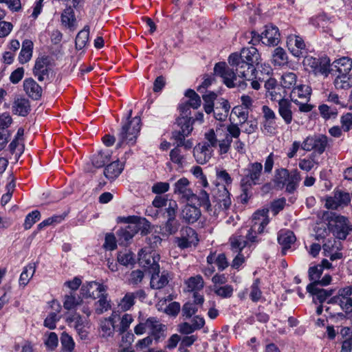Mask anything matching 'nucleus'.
I'll return each mask as SVG.
<instances>
[{"label":"nucleus","mask_w":352,"mask_h":352,"mask_svg":"<svg viewBox=\"0 0 352 352\" xmlns=\"http://www.w3.org/2000/svg\"><path fill=\"white\" fill-rule=\"evenodd\" d=\"M301 179L299 171L294 169L291 172L286 168H279L275 170L274 183L276 188L283 189L285 186L286 191L294 192Z\"/></svg>","instance_id":"nucleus-1"},{"label":"nucleus","mask_w":352,"mask_h":352,"mask_svg":"<svg viewBox=\"0 0 352 352\" xmlns=\"http://www.w3.org/2000/svg\"><path fill=\"white\" fill-rule=\"evenodd\" d=\"M147 330L156 341L166 337V325L161 323L155 317L142 320L134 328V332L138 336L144 334Z\"/></svg>","instance_id":"nucleus-2"},{"label":"nucleus","mask_w":352,"mask_h":352,"mask_svg":"<svg viewBox=\"0 0 352 352\" xmlns=\"http://www.w3.org/2000/svg\"><path fill=\"white\" fill-rule=\"evenodd\" d=\"M228 63L234 69L237 76L243 78L245 80H252L253 79L261 80V78L256 74V67L238 58L237 53H233L230 55Z\"/></svg>","instance_id":"nucleus-3"},{"label":"nucleus","mask_w":352,"mask_h":352,"mask_svg":"<svg viewBox=\"0 0 352 352\" xmlns=\"http://www.w3.org/2000/svg\"><path fill=\"white\" fill-rule=\"evenodd\" d=\"M269 210L264 208L255 212L252 216V225L246 234L247 239L252 242H258L256 240V234H261L263 232L265 227L269 223L268 217Z\"/></svg>","instance_id":"nucleus-4"},{"label":"nucleus","mask_w":352,"mask_h":352,"mask_svg":"<svg viewBox=\"0 0 352 352\" xmlns=\"http://www.w3.org/2000/svg\"><path fill=\"white\" fill-rule=\"evenodd\" d=\"M263 165L260 162L250 163L243 169V177L241 180V186L246 190L247 188H252L253 186L262 183Z\"/></svg>","instance_id":"nucleus-5"},{"label":"nucleus","mask_w":352,"mask_h":352,"mask_svg":"<svg viewBox=\"0 0 352 352\" xmlns=\"http://www.w3.org/2000/svg\"><path fill=\"white\" fill-rule=\"evenodd\" d=\"M328 228L336 238L342 240L345 239L352 232V225L349 223L348 219L336 214L330 217Z\"/></svg>","instance_id":"nucleus-6"},{"label":"nucleus","mask_w":352,"mask_h":352,"mask_svg":"<svg viewBox=\"0 0 352 352\" xmlns=\"http://www.w3.org/2000/svg\"><path fill=\"white\" fill-rule=\"evenodd\" d=\"M234 70L233 67H228L225 63H218L214 68V73L223 78L227 87L231 88L237 86L240 89H244L247 87V83L237 81V74Z\"/></svg>","instance_id":"nucleus-7"},{"label":"nucleus","mask_w":352,"mask_h":352,"mask_svg":"<svg viewBox=\"0 0 352 352\" xmlns=\"http://www.w3.org/2000/svg\"><path fill=\"white\" fill-rule=\"evenodd\" d=\"M302 63L307 70L312 72L316 75L320 74L327 77L332 70L330 67V59L327 57L317 59L311 56H306Z\"/></svg>","instance_id":"nucleus-8"},{"label":"nucleus","mask_w":352,"mask_h":352,"mask_svg":"<svg viewBox=\"0 0 352 352\" xmlns=\"http://www.w3.org/2000/svg\"><path fill=\"white\" fill-rule=\"evenodd\" d=\"M212 195L215 203L212 208H217V211H219V215H225L226 210L230 208L232 204L228 190L224 184H219L212 190Z\"/></svg>","instance_id":"nucleus-9"},{"label":"nucleus","mask_w":352,"mask_h":352,"mask_svg":"<svg viewBox=\"0 0 352 352\" xmlns=\"http://www.w3.org/2000/svg\"><path fill=\"white\" fill-rule=\"evenodd\" d=\"M140 230V226L135 223H131L118 230L116 237L111 235V251L116 248L117 243L120 245L126 246Z\"/></svg>","instance_id":"nucleus-10"},{"label":"nucleus","mask_w":352,"mask_h":352,"mask_svg":"<svg viewBox=\"0 0 352 352\" xmlns=\"http://www.w3.org/2000/svg\"><path fill=\"white\" fill-rule=\"evenodd\" d=\"M329 304L338 305L346 314L352 313V285L340 288L337 294L328 300Z\"/></svg>","instance_id":"nucleus-11"},{"label":"nucleus","mask_w":352,"mask_h":352,"mask_svg":"<svg viewBox=\"0 0 352 352\" xmlns=\"http://www.w3.org/2000/svg\"><path fill=\"white\" fill-rule=\"evenodd\" d=\"M140 118L135 117L123 125L119 135L121 142L125 141L128 144H134L140 131Z\"/></svg>","instance_id":"nucleus-12"},{"label":"nucleus","mask_w":352,"mask_h":352,"mask_svg":"<svg viewBox=\"0 0 352 352\" xmlns=\"http://www.w3.org/2000/svg\"><path fill=\"white\" fill-rule=\"evenodd\" d=\"M179 234V236L174 239V243L180 249L188 248L192 245H196L198 243L196 232L190 227H182Z\"/></svg>","instance_id":"nucleus-13"},{"label":"nucleus","mask_w":352,"mask_h":352,"mask_svg":"<svg viewBox=\"0 0 352 352\" xmlns=\"http://www.w3.org/2000/svg\"><path fill=\"white\" fill-rule=\"evenodd\" d=\"M252 34L254 35L252 41H261L264 45L268 46H276L280 42V33L276 26L266 25L265 31L261 35L256 34L254 32Z\"/></svg>","instance_id":"nucleus-14"},{"label":"nucleus","mask_w":352,"mask_h":352,"mask_svg":"<svg viewBox=\"0 0 352 352\" xmlns=\"http://www.w3.org/2000/svg\"><path fill=\"white\" fill-rule=\"evenodd\" d=\"M185 96L189 98L188 101L179 105V116L192 120L190 107L194 109H198L201 104L199 96L192 89H188Z\"/></svg>","instance_id":"nucleus-15"},{"label":"nucleus","mask_w":352,"mask_h":352,"mask_svg":"<svg viewBox=\"0 0 352 352\" xmlns=\"http://www.w3.org/2000/svg\"><path fill=\"white\" fill-rule=\"evenodd\" d=\"M175 124L180 128L179 131H174L172 133L173 138L176 141L177 144L182 142L192 131V120L190 118H186L179 116L175 122Z\"/></svg>","instance_id":"nucleus-16"},{"label":"nucleus","mask_w":352,"mask_h":352,"mask_svg":"<svg viewBox=\"0 0 352 352\" xmlns=\"http://www.w3.org/2000/svg\"><path fill=\"white\" fill-rule=\"evenodd\" d=\"M351 201L349 193L342 190H336L333 197L326 199L325 206L328 209L336 210L340 206H346Z\"/></svg>","instance_id":"nucleus-17"},{"label":"nucleus","mask_w":352,"mask_h":352,"mask_svg":"<svg viewBox=\"0 0 352 352\" xmlns=\"http://www.w3.org/2000/svg\"><path fill=\"white\" fill-rule=\"evenodd\" d=\"M307 292L313 296V301L320 304L324 302L334 293L333 289H324L318 287V283H311L307 286Z\"/></svg>","instance_id":"nucleus-18"},{"label":"nucleus","mask_w":352,"mask_h":352,"mask_svg":"<svg viewBox=\"0 0 352 352\" xmlns=\"http://www.w3.org/2000/svg\"><path fill=\"white\" fill-rule=\"evenodd\" d=\"M173 192L179 195L182 199L187 201H193L195 194L190 188V182L188 179L182 177L177 181L174 184Z\"/></svg>","instance_id":"nucleus-19"},{"label":"nucleus","mask_w":352,"mask_h":352,"mask_svg":"<svg viewBox=\"0 0 352 352\" xmlns=\"http://www.w3.org/2000/svg\"><path fill=\"white\" fill-rule=\"evenodd\" d=\"M52 69L50 67V61L47 56L38 58L36 60L33 69V74L37 76L39 81L49 79L50 72Z\"/></svg>","instance_id":"nucleus-20"},{"label":"nucleus","mask_w":352,"mask_h":352,"mask_svg":"<svg viewBox=\"0 0 352 352\" xmlns=\"http://www.w3.org/2000/svg\"><path fill=\"white\" fill-rule=\"evenodd\" d=\"M92 164L96 168L104 167V176L109 179V166H110V153L107 148L101 150L92 158Z\"/></svg>","instance_id":"nucleus-21"},{"label":"nucleus","mask_w":352,"mask_h":352,"mask_svg":"<svg viewBox=\"0 0 352 352\" xmlns=\"http://www.w3.org/2000/svg\"><path fill=\"white\" fill-rule=\"evenodd\" d=\"M238 58L248 63L251 66L256 67L260 62L261 56L258 50L256 47L251 46L250 47L243 48L241 52L238 54Z\"/></svg>","instance_id":"nucleus-22"},{"label":"nucleus","mask_w":352,"mask_h":352,"mask_svg":"<svg viewBox=\"0 0 352 352\" xmlns=\"http://www.w3.org/2000/svg\"><path fill=\"white\" fill-rule=\"evenodd\" d=\"M278 113L285 124L289 125L293 121V106L291 101L280 98L278 102Z\"/></svg>","instance_id":"nucleus-23"},{"label":"nucleus","mask_w":352,"mask_h":352,"mask_svg":"<svg viewBox=\"0 0 352 352\" xmlns=\"http://www.w3.org/2000/svg\"><path fill=\"white\" fill-rule=\"evenodd\" d=\"M287 45L291 53L296 57L303 56L305 44L302 38L296 35L287 37Z\"/></svg>","instance_id":"nucleus-24"},{"label":"nucleus","mask_w":352,"mask_h":352,"mask_svg":"<svg viewBox=\"0 0 352 352\" xmlns=\"http://www.w3.org/2000/svg\"><path fill=\"white\" fill-rule=\"evenodd\" d=\"M213 150L206 143L198 144L193 149V155L197 163L204 164L211 158Z\"/></svg>","instance_id":"nucleus-25"},{"label":"nucleus","mask_w":352,"mask_h":352,"mask_svg":"<svg viewBox=\"0 0 352 352\" xmlns=\"http://www.w3.org/2000/svg\"><path fill=\"white\" fill-rule=\"evenodd\" d=\"M105 291L104 287L100 284L93 281L83 285L80 289V294L84 298L100 297V294Z\"/></svg>","instance_id":"nucleus-26"},{"label":"nucleus","mask_w":352,"mask_h":352,"mask_svg":"<svg viewBox=\"0 0 352 352\" xmlns=\"http://www.w3.org/2000/svg\"><path fill=\"white\" fill-rule=\"evenodd\" d=\"M201 215L199 209L194 206L186 205L180 212V218L187 223L196 222Z\"/></svg>","instance_id":"nucleus-27"},{"label":"nucleus","mask_w":352,"mask_h":352,"mask_svg":"<svg viewBox=\"0 0 352 352\" xmlns=\"http://www.w3.org/2000/svg\"><path fill=\"white\" fill-rule=\"evenodd\" d=\"M23 88L25 93L32 99L38 100L42 95V88L32 78L23 81Z\"/></svg>","instance_id":"nucleus-28"},{"label":"nucleus","mask_w":352,"mask_h":352,"mask_svg":"<svg viewBox=\"0 0 352 352\" xmlns=\"http://www.w3.org/2000/svg\"><path fill=\"white\" fill-rule=\"evenodd\" d=\"M311 94L310 88L307 85H299L294 87L290 93L292 101L298 103L299 101L308 102Z\"/></svg>","instance_id":"nucleus-29"},{"label":"nucleus","mask_w":352,"mask_h":352,"mask_svg":"<svg viewBox=\"0 0 352 352\" xmlns=\"http://www.w3.org/2000/svg\"><path fill=\"white\" fill-rule=\"evenodd\" d=\"M195 199L198 200L199 206L203 207L210 215L214 217L219 216V211H217V208H212L210 202L209 195L206 191L201 190L198 195H195L193 200Z\"/></svg>","instance_id":"nucleus-30"},{"label":"nucleus","mask_w":352,"mask_h":352,"mask_svg":"<svg viewBox=\"0 0 352 352\" xmlns=\"http://www.w3.org/2000/svg\"><path fill=\"white\" fill-rule=\"evenodd\" d=\"M30 104L28 99L17 98L14 100L12 106L14 113L21 116H26L30 113Z\"/></svg>","instance_id":"nucleus-31"},{"label":"nucleus","mask_w":352,"mask_h":352,"mask_svg":"<svg viewBox=\"0 0 352 352\" xmlns=\"http://www.w3.org/2000/svg\"><path fill=\"white\" fill-rule=\"evenodd\" d=\"M296 241V236L291 231L279 233L278 236V243L282 246V254L285 255L291 245Z\"/></svg>","instance_id":"nucleus-32"},{"label":"nucleus","mask_w":352,"mask_h":352,"mask_svg":"<svg viewBox=\"0 0 352 352\" xmlns=\"http://www.w3.org/2000/svg\"><path fill=\"white\" fill-rule=\"evenodd\" d=\"M150 285L151 288L160 289L168 283V273L163 272L161 275L160 272H152Z\"/></svg>","instance_id":"nucleus-33"},{"label":"nucleus","mask_w":352,"mask_h":352,"mask_svg":"<svg viewBox=\"0 0 352 352\" xmlns=\"http://www.w3.org/2000/svg\"><path fill=\"white\" fill-rule=\"evenodd\" d=\"M139 262L142 267H147L150 273L160 272L159 264L155 261L154 256L150 254H141Z\"/></svg>","instance_id":"nucleus-34"},{"label":"nucleus","mask_w":352,"mask_h":352,"mask_svg":"<svg viewBox=\"0 0 352 352\" xmlns=\"http://www.w3.org/2000/svg\"><path fill=\"white\" fill-rule=\"evenodd\" d=\"M33 43L28 39L25 40L22 43V48L19 56L20 63L24 64L28 62L32 55Z\"/></svg>","instance_id":"nucleus-35"},{"label":"nucleus","mask_w":352,"mask_h":352,"mask_svg":"<svg viewBox=\"0 0 352 352\" xmlns=\"http://www.w3.org/2000/svg\"><path fill=\"white\" fill-rule=\"evenodd\" d=\"M61 21L63 25L72 30L76 28V18L74 10L71 6L64 10L61 14Z\"/></svg>","instance_id":"nucleus-36"},{"label":"nucleus","mask_w":352,"mask_h":352,"mask_svg":"<svg viewBox=\"0 0 352 352\" xmlns=\"http://www.w3.org/2000/svg\"><path fill=\"white\" fill-rule=\"evenodd\" d=\"M334 85L337 89H348L352 87V75L349 73L340 74L335 80Z\"/></svg>","instance_id":"nucleus-37"},{"label":"nucleus","mask_w":352,"mask_h":352,"mask_svg":"<svg viewBox=\"0 0 352 352\" xmlns=\"http://www.w3.org/2000/svg\"><path fill=\"white\" fill-rule=\"evenodd\" d=\"M230 108V106L228 101L223 100L221 102L219 103V106L215 107L214 111V118L219 121L226 120L228 117Z\"/></svg>","instance_id":"nucleus-38"},{"label":"nucleus","mask_w":352,"mask_h":352,"mask_svg":"<svg viewBox=\"0 0 352 352\" xmlns=\"http://www.w3.org/2000/svg\"><path fill=\"white\" fill-rule=\"evenodd\" d=\"M332 66L337 69L339 74L349 73L352 68V60L347 57H342L334 60Z\"/></svg>","instance_id":"nucleus-39"},{"label":"nucleus","mask_w":352,"mask_h":352,"mask_svg":"<svg viewBox=\"0 0 352 352\" xmlns=\"http://www.w3.org/2000/svg\"><path fill=\"white\" fill-rule=\"evenodd\" d=\"M136 296L134 293H126L118 304V311H126L135 303Z\"/></svg>","instance_id":"nucleus-40"},{"label":"nucleus","mask_w":352,"mask_h":352,"mask_svg":"<svg viewBox=\"0 0 352 352\" xmlns=\"http://www.w3.org/2000/svg\"><path fill=\"white\" fill-rule=\"evenodd\" d=\"M188 292H197L201 290L204 285L203 278L200 275L190 277L185 282Z\"/></svg>","instance_id":"nucleus-41"},{"label":"nucleus","mask_w":352,"mask_h":352,"mask_svg":"<svg viewBox=\"0 0 352 352\" xmlns=\"http://www.w3.org/2000/svg\"><path fill=\"white\" fill-rule=\"evenodd\" d=\"M89 28L85 26L84 28L80 31L75 41L76 48L77 50H82L87 44L89 40Z\"/></svg>","instance_id":"nucleus-42"},{"label":"nucleus","mask_w":352,"mask_h":352,"mask_svg":"<svg viewBox=\"0 0 352 352\" xmlns=\"http://www.w3.org/2000/svg\"><path fill=\"white\" fill-rule=\"evenodd\" d=\"M60 340L63 352H74L75 342L71 336L66 332H63Z\"/></svg>","instance_id":"nucleus-43"},{"label":"nucleus","mask_w":352,"mask_h":352,"mask_svg":"<svg viewBox=\"0 0 352 352\" xmlns=\"http://www.w3.org/2000/svg\"><path fill=\"white\" fill-rule=\"evenodd\" d=\"M231 250L234 253H240L247 245V241L242 236H233L230 239Z\"/></svg>","instance_id":"nucleus-44"},{"label":"nucleus","mask_w":352,"mask_h":352,"mask_svg":"<svg viewBox=\"0 0 352 352\" xmlns=\"http://www.w3.org/2000/svg\"><path fill=\"white\" fill-rule=\"evenodd\" d=\"M35 270V263L29 264L28 266L25 267L19 278L20 285L25 286L28 283L30 279L32 277Z\"/></svg>","instance_id":"nucleus-45"},{"label":"nucleus","mask_w":352,"mask_h":352,"mask_svg":"<svg viewBox=\"0 0 352 352\" xmlns=\"http://www.w3.org/2000/svg\"><path fill=\"white\" fill-rule=\"evenodd\" d=\"M272 61L275 65H285L287 61V56L285 50L281 47H276L272 54Z\"/></svg>","instance_id":"nucleus-46"},{"label":"nucleus","mask_w":352,"mask_h":352,"mask_svg":"<svg viewBox=\"0 0 352 352\" xmlns=\"http://www.w3.org/2000/svg\"><path fill=\"white\" fill-rule=\"evenodd\" d=\"M180 226V223L177 219H168L163 224L162 230L165 233L172 235L175 234Z\"/></svg>","instance_id":"nucleus-47"},{"label":"nucleus","mask_w":352,"mask_h":352,"mask_svg":"<svg viewBox=\"0 0 352 352\" xmlns=\"http://www.w3.org/2000/svg\"><path fill=\"white\" fill-rule=\"evenodd\" d=\"M98 298H99V300L95 304V310L96 314H102L109 309V308L110 307V304L109 301L107 300V294L104 295L103 293L101 292L100 294V297Z\"/></svg>","instance_id":"nucleus-48"},{"label":"nucleus","mask_w":352,"mask_h":352,"mask_svg":"<svg viewBox=\"0 0 352 352\" xmlns=\"http://www.w3.org/2000/svg\"><path fill=\"white\" fill-rule=\"evenodd\" d=\"M233 291L232 286L230 285L224 286L214 285L213 287L214 294L223 298H230L232 296Z\"/></svg>","instance_id":"nucleus-49"},{"label":"nucleus","mask_w":352,"mask_h":352,"mask_svg":"<svg viewBox=\"0 0 352 352\" xmlns=\"http://www.w3.org/2000/svg\"><path fill=\"white\" fill-rule=\"evenodd\" d=\"M232 114L236 116L239 120L240 126L245 124L248 118V111L245 110L242 106H236L232 110Z\"/></svg>","instance_id":"nucleus-50"},{"label":"nucleus","mask_w":352,"mask_h":352,"mask_svg":"<svg viewBox=\"0 0 352 352\" xmlns=\"http://www.w3.org/2000/svg\"><path fill=\"white\" fill-rule=\"evenodd\" d=\"M314 142V150L319 154H322L327 146V137L322 135H315Z\"/></svg>","instance_id":"nucleus-51"},{"label":"nucleus","mask_w":352,"mask_h":352,"mask_svg":"<svg viewBox=\"0 0 352 352\" xmlns=\"http://www.w3.org/2000/svg\"><path fill=\"white\" fill-rule=\"evenodd\" d=\"M82 302L80 297L76 298L72 292L69 295H66L65 297V301L63 302V307L65 309L71 310L75 308L77 305Z\"/></svg>","instance_id":"nucleus-52"},{"label":"nucleus","mask_w":352,"mask_h":352,"mask_svg":"<svg viewBox=\"0 0 352 352\" xmlns=\"http://www.w3.org/2000/svg\"><path fill=\"white\" fill-rule=\"evenodd\" d=\"M133 320L131 315L125 314L122 317L120 324L116 327L113 326V328L120 333H123L128 329Z\"/></svg>","instance_id":"nucleus-53"},{"label":"nucleus","mask_w":352,"mask_h":352,"mask_svg":"<svg viewBox=\"0 0 352 352\" xmlns=\"http://www.w3.org/2000/svg\"><path fill=\"white\" fill-rule=\"evenodd\" d=\"M296 75L293 72H287L283 74L281 85L283 87L290 89L296 82Z\"/></svg>","instance_id":"nucleus-54"},{"label":"nucleus","mask_w":352,"mask_h":352,"mask_svg":"<svg viewBox=\"0 0 352 352\" xmlns=\"http://www.w3.org/2000/svg\"><path fill=\"white\" fill-rule=\"evenodd\" d=\"M40 217L41 214L38 210H34L29 213L25 217L24 223L25 229L28 230L31 228L33 224H34L37 221L40 219Z\"/></svg>","instance_id":"nucleus-55"},{"label":"nucleus","mask_w":352,"mask_h":352,"mask_svg":"<svg viewBox=\"0 0 352 352\" xmlns=\"http://www.w3.org/2000/svg\"><path fill=\"white\" fill-rule=\"evenodd\" d=\"M178 205L174 200H169L168 206L165 208V217L168 219H176Z\"/></svg>","instance_id":"nucleus-56"},{"label":"nucleus","mask_w":352,"mask_h":352,"mask_svg":"<svg viewBox=\"0 0 352 352\" xmlns=\"http://www.w3.org/2000/svg\"><path fill=\"white\" fill-rule=\"evenodd\" d=\"M170 159L171 162L182 166L184 162V155L182 154L180 148L177 146L170 152Z\"/></svg>","instance_id":"nucleus-57"},{"label":"nucleus","mask_w":352,"mask_h":352,"mask_svg":"<svg viewBox=\"0 0 352 352\" xmlns=\"http://www.w3.org/2000/svg\"><path fill=\"white\" fill-rule=\"evenodd\" d=\"M259 279L257 278L251 286L250 296L253 302L258 301L262 296V292L259 288Z\"/></svg>","instance_id":"nucleus-58"},{"label":"nucleus","mask_w":352,"mask_h":352,"mask_svg":"<svg viewBox=\"0 0 352 352\" xmlns=\"http://www.w3.org/2000/svg\"><path fill=\"white\" fill-rule=\"evenodd\" d=\"M100 335L107 340L110 336V318H105L100 321Z\"/></svg>","instance_id":"nucleus-59"},{"label":"nucleus","mask_w":352,"mask_h":352,"mask_svg":"<svg viewBox=\"0 0 352 352\" xmlns=\"http://www.w3.org/2000/svg\"><path fill=\"white\" fill-rule=\"evenodd\" d=\"M317 164L318 162L315 161L311 156H310L309 158L300 160L298 166L302 170L308 172Z\"/></svg>","instance_id":"nucleus-60"},{"label":"nucleus","mask_w":352,"mask_h":352,"mask_svg":"<svg viewBox=\"0 0 352 352\" xmlns=\"http://www.w3.org/2000/svg\"><path fill=\"white\" fill-rule=\"evenodd\" d=\"M58 338L57 334L54 332L49 333L47 339L45 340V344L47 347L50 350L54 351L58 346Z\"/></svg>","instance_id":"nucleus-61"},{"label":"nucleus","mask_w":352,"mask_h":352,"mask_svg":"<svg viewBox=\"0 0 352 352\" xmlns=\"http://www.w3.org/2000/svg\"><path fill=\"white\" fill-rule=\"evenodd\" d=\"M322 266L316 265L310 267L309 269V278L312 282L317 281L322 274Z\"/></svg>","instance_id":"nucleus-62"},{"label":"nucleus","mask_w":352,"mask_h":352,"mask_svg":"<svg viewBox=\"0 0 352 352\" xmlns=\"http://www.w3.org/2000/svg\"><path fill=\"white\" fill-rule=\"evenodd\" d=\"M232 140L229 135H226L225 138L219 141L220 155L227 153L230 148Z\"/></svg>","instance_id":"nucleus-63"},{"label":"nucleus","mask_w":352,"mask_h":352,"mask_svg":"<svg viewBox=\"0 0 352 352\" xmlns=\"http://www.w3.org/2000/svg\"><path fill=\"white\" fill-rule=\"evenodd\" d=\"M197 311V308L192 302H186L182 307V314L187 318H190L193 314Z\"/></svg>","instance_id":"nucleus-64"}]
</instances>
